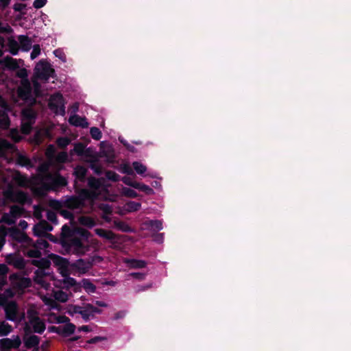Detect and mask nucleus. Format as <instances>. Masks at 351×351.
I'll list each match as a JSON object with an SVG mask.
<instances>
[{
    "instance_id": "f8f14e48",
    "label": "nucleus",
    "mask_w": 351,
    "mask_h": 351,
    "mask_svg": "<svg viewBox=\"0 0 351 351\" xmlns=\"http://www.w3.org/2000/svg\"><path fill=\"white\" fill-rule=\"evenodd\" d=\"M76 184L77 182L75 183V193L77 194L75 197H78V199L80 200V203H82L84 207L86 205V200H94L97 197V192L87 189H77Z\"/></svg>"
},
{
    "instance_id": "49530a36",
    "label": "nucleus",
    "mask_w": 351,
    "mask_h": 351,
    "mask_svg": "<svg viewBox=\"0 0 351 351\" xmlns=\"http://www.w3.org/2000/svg\"><path fill=\"white\" fill-rule=\"evenodd\" d=\"M132 167L136 172L139 175H143L147 171V167L140 162H134L132 163Z\"/></svg>"
},
{
    "instance_id": "e2e57ef3",
    "label": "nucleus",
    "mask_w": 351,
    "mask_h": 351,
    "mask_svg": "<svg viewBox=\"0 0 351 351\" xmlns=\"http://www.w3.org/2000/svg\"><path fill=\"white\" fill-rule=\"evenodd\" d=\"M128 206L130 211H137L140 209L141 204L138 202H130Z\"/></svg>"
},
{
    "instance_id": "a18cd8bd",
    "label": "nucleus",
    "mask_w": 351,
    "mask_h": 351,
    "mask_svg": "<svg viewBox=\"0 0 351 351\" xmlns=\"http://www.w3.org/2000/svg\"><path fill=\"white\" fill-rule=\"evenodd\" d=\"M56 143L58 147L64 149L69 145L71 140L66 136H60L56 139Z\"/></svg>"
},
{
    "instance_id": "f257e3e1",
    "label": "nucleus",
    "mask_w": 351,
    "mask_h": 351,
    "mask_svg": "<svg viewBox=\"0 0 351 351\" xmlns=\"http://www.w3.org/2000/svg\"><path fill=\"white\" fill-rule=\"evenodd\" d=\"M38 171L40 173L33 176L30 180H28L19 171H15L12 178L18 186L21 187L31 186L32 190L36 195L43 196L44 195V176L42 173L44 171V162L39 164Z\"/></svg>"
},
{
    "instance_id": "c756f323",
    "label": "nucleus",
    "mask_w": 351,
    "mask_h": 351,
    "mask_svg": "<svg viewBox=\"0 0 351 351\" xmlns=\"http://www.w3.org/2000/svg\"><path fill=\"white\" fill-rule=\"evenodd\" d=\"M74 235L73 230L66 224H64L62 227V232H61V240L62 244H63V240L67 241L71 237Z\"/></svg>"
},
{
    "instance_id": "9b49d317",
    "label": "nucleus",
    "mask_w": 351,
    "mask_h": 351,
    "mask_svg": "<svg viewBox=\"0 0 351 351\" xmlns=\"http://www.w3.org/2000/svg\"><path fill=\"white\" fill-rule=\"evenodd\" d=\"M62 246L66 247L70 251L82 252L84 251L85 246L80 238L73 236L67 241L63 240Z\"/></svg>"
},
{
    "instance_id": "de8ad7c7",
    "label": "nucleus",
    "mask_w": 351,
    "mask_h": 351,
    "mask_svg": "<svg viewBox=\"0 0 351 351\" xmlns=\"http://www.w3.org/2000/svg\"><path fill=\"white\" fill-rule=\"evenodd\" d=\"M90 134L91 137L96 141L100 140L102 136L101 132L97 127H92L90 130Z\"/></svg>"
},
{
    "instance_id": "0eeeda50",
    "label": "nucleus",
    "mask_w": 351,
    "mask_h": 351,
    "mask_svg": "<svg viewBox=\"0 0 351 351\" xmlns=\"http://www.w3.org/2000/svg\"><path fill=\"white\" fill-rule=\"evenodd\" d=\"M16 93L18 97L23 101H29L30 104L33 103V99L31 98L32 88L28 79L21 80V85L17 88Z\"/></svg>"
},
{
    "instance_id": "7ed1b4c3",
    "label": "nucleus",
    "mask_w": 351,
    "mask_h": 351,
    "mask_svg": "<svg viewBox=\"0 0 351 351\" xmlns=\"http://www.w3.org/2000/svg\"><path fill=\"white\" fill-rule=\"evenodd\" d=\"M65 101L60 93H56L51 95L48 106L56 114L64 116L65 112Z\"/></svg>"
},
{
    "instance_id": "13d9d810",
    "label": "nucleus",
    "mask_w": 351,
    "mask_h": 351,
    "mask_svg": "<svg viewBox=\"0 0 351 351\" xmlns=\"http://www.w3.org/2000/svg\"><path fill=\"white\" fill-rule=\"evenodd\" d=\"M68 159L67 153L65 152H62L58 153L56 156V160L60 163L65 162Z\"/></svg>"
},
{
    "instance_id": "864d4df0",
    "label": "nucleus",
    "mask_w": 351,
    "mask_h": 351,
    "mask_svg": "<svg viewBox=\"0 0 351 351\" xmlns=\"http://www.w3.org/2000/svg\"><path fill=\"white\" fill-rule=\"evenodd\" d=\"M46 217H47V219L49 221H50L51 223H53L54 224L58 223L57 215L55 212L49 210H47Z\"/></svg>"
},
{
    "instance_id": "a878e982",
    "label": "nucleus",
    "mask_w": 351,
    "mask_h": 351,
    "mask_svg": "<svg viewBox=\"0 0 351 351\" xmlns=\"http://www.w3.org/2000/svg\"><path fill=\"white\" fill-rule=\"evenodd\" d=\"M75 328L76 327L75 324L69 322L64 326H61V335L64 337H69L71 335L74 333Z\"/></svg>"
},
{
    "instance_id": "2eb2a0df",
    "label": "nucleus",
    "mask_w": 351,
    "mask_h": 351,
    "mask_svg": "<svg viewBox=\"0 0 351 351\" xmlns=\"http://www.w3.org/2000/svg\"><path fill=\"white\" fill-rule=\"evenodd\" d=\"M95 232L97 236L110 241L113 245L117 243L118 235L111 230L96 228L95 229Z\"/></svg>"
},
{
    "instance_id": "0e129e2a",
    "label": "nucleus",
    "mask_w": 351,
    "mask_h": 351,
    "mask_svg": "<svg viewBox=\"0 0 351 351\" xmlns=\"http://www.w3.org/2000/svg\"><path fill=\"white\" fill-rule=\"evenodd\" d=\"M77 231L78 234L80 237H82L86 239H88L90 235V233L87 230H86L84 228H80L77 229Z\"/></svg>"
},
{
    "instance_id": "4be33fe9",
    "label": "nucleus",
    "mask_w": 351,
    "mask_h": 351,
    "mask_svg": "<svg viewBox=\"0 0 351 351\" xmlns=\"http://www.w3.org/2000/svg\"><path fill=\"white\" fill-rule=\"evenodd\" d=\"M51 185L54 189L64 187L67 185V180L62 176L57 174L51 179Z\"/></svg>"
},
{
    "instance_id": "bf43d9fd",
    "label": "nucleus",
    "mask_w": 351,
    "mask_h": 351,
    "mask_svg": "<svg viewBox=\"0 0 351 351\" xmlns=\"http://www.w3.org/2000/svg\"><path fill=\"white\" fill-rule=\"evenodd\" d=\"M1 221L5 222L8 225H12L15 223V220L12 218L10 214L4 213L1 218Z\"/></svg>"
},
{
    "instance_id": "412c9836",
    "label": "nucleus",
    "mask_w": 351,
    "mask_h": 351,
    "mask_svg": "<svg viewBox=\"0 0 351 351\" xmlns=\"http://www.w3.org/2000/svg\"><path fill=\"white\" fill-rule=\"evenodd\" d=\"M8 231L10 232V236L12 237V239L17 241L23 242L26 241L28 239L27 235L25 232H21L19 228L16 227L9 228Z\"/></svg>"
},
{
    "instance_id": "393cba45",
    "label": "nucleus",
    "mask_w": 351,
    "mask_h": 351,
    "mask_svg": "<svg viewBox=\"0 0 351 351\" xmlns=\"http://www.w3.org/2000/svg\"><path fill=\"white\" fill-rule=\"evenodd\" d=\"M101 184L102 183L99 178L93 176H90L88 178V186L90 189V191L96 192V191L101 188Z\"/></svg>"
},
{
    "instance_id": "f704fd0d",
    "label": "nucleus",
    "mask_w": 351,
    "mask_h": 351,
    "mask_svg": "<svg viewBox=\"0 0 351 351\" xmlns=\"http://www.w3.org/2000/svg\"><path fill=\"white\" fill-rule=\"evenodd\" d=\"M8 46L10 53L14 55L16 54L19 49V45L18 42L15 40L12 36L8 38Z\"/></svg>"
},
{
    "instance_id": "72a5a7b5",
    "label": "nucleus",
    "mask_w": 351,
    "mask_h": 351,
    "mask_svg": "<svg viewBox=\"0 0 351 351\" xmlns=\"http://www.w3.org/2000/svg\"><path fill=\"white\" fill-rule=\"evenodd\" d=\"M79 221L81 225L86 226L88 228H91L96 225V222L94 220V219L88 216L80 217L79 219Z\"/></svg>"
},
{
    "instance_id": "a211bd4d",
    "label": "nucleus",
    "mask_w": 351,
    "mask_h": 351,
    "mask_svg": "<svg viewBox=\"0 0 351 351\" xmlns=\"http://www.w3.org/2000/svg\"><path fill=\"white\" fill-rule=\"evenodd\" d=\"M5 261L8 264L14 266L18 269H22L25 268V263L24 259L16 254L8 255L5 258Z\"/></svg>"
},
{
    "instance_id": "6ab92c4d",
    "label": "nucleus",
    "mask_w": 351,
    "mask_h": 351,
    "mask_svg": "<svg viewBox=\"0 0 351 351\" xmlns=\"http://www.w3.org/2000/svg\"><path fill=\"white\" fill-rule=\"evenodd\" d=\"M71 266L77 269L80 273L85 274L92 268L93 263L90 261H86L80 258L73 263Z\"/></svg>"
},
{
    "instance_id": "bb28decb",
    "label": "nucleus",
    "mask_w": 351,
    "mask_h": 351,
    "mask_svg": "<svg viewBox=\"0 0 351 351\" xmlns=\"http://www.w3.org/2000/svg\"><path fill=\"white\" fill-rule=\"evenodd\" d=\"M80 283L86 293H93L96 291V286L89 279L84 278Z\"/></svg>"
},
{
    "instance_id": "79ce46f5",
    "label": "nucleus",
    "mask_w": 351,
    "mask_h": 351,
    "mask_svg": "<svg viewBox=\"0 0 351 351\" xmlns=\"http://www.w3.org/2000/svg\"><path fill=\"white\" fill-rule=\"evenodd\" d=\"M114 224L115 227L124 232H130L132 229L130 226L125 222L122 221H114Z\"/></svg>"
},
{
    "instance_id": "338daca9",
    "label": "nucleus",
    "mask_w": 351,
    "mask_h": 351,
    "mask_svg": "<svg viewBox=\"0 0 351 351\" xmlns=\"http://www.w3.org/2000/svg\"><path fill=\"white\" fill-rule=\"evenodd\" d=\"M130 276L138 280H143L145 278L146 274L143 272H132Z\"/></svg>"
},
{
    "instance_id": "f3484780",
    "label": "nucleus",
    "mask_w": 351,
    "mask_h": 351,
    "mask_svg": "<svg viewBox=\"0 0 351 351\" xmlns=\"http://www.w3.org/2000/svg\"><path fill=\"white\" fill-rule=\"evenodd\" d=\"M5 317L10 320H16L19 307L16 302L10 301L5 306Z\"/></svg>"
},
{
    "instance_id": "f03ea898",
    "label": "nucleus",
    "mask_w": 351,
    "mask_h": 351,
    "mask_svg": "<svg viewBox=\"0 0 351 351\" xmlns=\"http://www.w3.org/2000/svg\"><path fill=\"white\" fill-rule=\"evenodd\" d=\"M66 312L73 317L75 314L81 315L86 322L94 319L95 314H101L102 310L89 303H84L83 306L70 304L67 306Z\"/></svg>"
},
{
    "instance_id": "6e6d98bb",
    "label": "nucleus",
    "mask_w": 351,
    "mask_h": 351,
    "mask_svg": "<svg viewBox=\"0 0 351 351\" xmlns=\"http://www.w3.org/2000/svg\"><path fill=\"white\" fill-rule=\"evenodd\" d=\"M53 54L58 58H59L62 62H65L66 60V55L64 53L63 50L60 48H58L53 51Z\"/></svg>"
},
{
    "instance_id": "e433bc0d",
    "label": "nucleus",
    "mask_w": 351,
    "mask_h": 351,
    "mask_svg": "<svg viewBox=\"0 0 351 351\" xmlns=\"http://www.w3.org/2000/svg\"><path fill=\"white\" fill-rule=\"evenodd\" d=\"M16 163H18L20 165L22 166H29V167H34V165L32 164L31 160L26 157L25 156H23L19 153L16 154Z\"/></svg>"
},
{
    "instance_id": "c03bdc74",
    "label": "nucleus",
    "mask_w": 351,
    "mask_h": 351,
    "mask_svg": "<svg viewBox=\"0 0 351 351\" xmlns=\"http://www.w3.org/2000/svg\"><path fill=\"white\" fill-rule=\"evenodd\" d=\"M73 152L77 154V156H84L86 154V147L82 143H77L75 144Z\"/></svg>"
},
{
    "instance_id": "9d476101",
    "label": "nucleus",
    "mask_w": 351,
    "mask_h": 351,
    "mask_svg": "<svg viewBox=\"0 0 351 351\" xmlns=\"http://www.w3.org/2000/svg\"><path fill=\"white\" fill-rule=\"evenodd\" d=\"M55 204L61 207L62 206L69 210L82 209L84 208L82 203L75 195L66 196L61 202L56 201Z\"/></svg>"
},
{
    "instance_id": "603ef678",
    "label": "nucleus",
    "mask_w": 351,
    "mask_h": 351,
    "mask_svg": "<svg viewBox=\"0 0 351 351\" xmlns=\"http://www.w3.org/2000/svg\"><path fill=\"white\" fill-rule=\"evenodd\" d=\"M123 193L125 196L130 198H136L138 197V193L130 188H123Z\"/></svg>"
},
{
    "instance_id": "b1692460",
    "label": "nucleus",
    "mask_w": 351,
    "mask_h": 351,
    "mask_svg": "<svg viewBox=\"0 0 351 351\" xmlns=\"http://www.w3.org/2000/svg\"><path fill=\"white\" fill-rule=\"evenodd\" d=\"M2 63H3L7 68L12 70H15L19 68V65L16 60L10 56H7L3 60H0V64Z\"/></svg>"
},
{
    "instance_id": "774afa93",
    "label": "nucleus",
    "mask_w": 351,
    "mask_h": 351,
    "mask_svg": "<svg viewBox=\"0 0 351 351\" xmlns=\"http://www.w3.org/2000/svg\"><path fill=\"white\" fill-rule=\"evenodd\" d=\"M121 172L129 176L134 175V171L129 165H123Z\"/></svg>"
},
{
    "instance_id": "4d7b16f0",
    "label": "nucleus",
    "mask_w": 351,
    "mask_h": 351,
    "mask_svg": "<svg viewBox=\"0 0 351 351\" xmlns=\"http://www.w3.org/2000/svg\"><path fill=\"white\" fill-rule=\"evenodd\" d=\"M43 134L44 132L42 130L37 131L32 138V142L40 144L43 141Z\"/></svg>"
},
{
    "instance_id": "c85d7f7f",
    "label": "nucleus",
    "mask_w": 351,
    "mask_h": 351,
    "mask_svg": "<svg viewBox=\"0 0 351 351\" xmlns=\"http://www.w3.org/2000/svg\"><path fill=\"white\" fill-rule=\"evenodd\" d=\"M125 263L128 264L130 268L133 269H141L147 265V262L143 260L128 259Z\"/></svg>"
},
{
    "instance_id": "aec40b11",
    "label": "nucleus",
    "mask_w": 351,
    "mask_h": 351,
    "mask_svg": "<svg viewBox=\"0 0 351 351\" xmlns=\"http://www.w3.org/2000/svg\"><path fill=\"white\" fill-rule=\"evenodd\" d=\"M69 123L75 127H81L82 128H87L88 123L86 117H81L77 114L71 115L69 119Z\"/></svg>"
},
{
    "instance_id": "473e14b6",
    "label": "nucleus",
    "mask_w": 351,
    "mask_h": 351,
    "mask_svg": "<svg viewBox=\"0 0 351 351\" xmlns=\"http://www.w3.org/2000/svg\"><path fill=\"white\" fill-rule=\"evenodd\" d=\"M56 76V72L53 68H52L51 63L47 59H45V84L48 82L50 77L54 78Z\"/></svg>"
},
{
    "instance_id": "8fccbe9b",
    "label": "nucleus",
    "mask_w": 351,
    "mask_h": 351,
    "mask_svg": "<svg viewBox=\"0 0 351 351\" xmlns=\"http://www.w3.org/2000/svg\"><path fill=\"white\" fill-rule=\"evenodd\" d=\"M106 177L108 180L112 182H118L120 180V176L111 170H108L106 172Z\"/></svg>"
},
{
    "instance_id": "3c124183",
    "label": "nucleus",
    "mask_w": 351,
    "mask_h": 351,
    "mask_svg": "<svg viewBox=\"0 0 351 351\" xmlns=\"http://www.w3.org/2000/svg\"><path fill=\"white\" fill-rule=\"evenodd\" d=\"M37 247L36 245H34V249L29 250L27 252V256L31 258H40L42 253Z\"/></svg>"
},
{
    "instance_id": "4468645a",
    "label": "nucleus",
    "mask_w": 351,
    "mask_h": 351,
    "mask_svg": "<svg viewBox=\"0 0 351 351\" xmlns=\"http://www.w3.org/2000/svg\"><path fill=\"white\" fill-rule=\"evenodd\" d=\"M64 277L62 280V288L67 290L71 289L74 292H80L82 291L81 283L77 282V280L69 276V271L66 276H62Z\"/></svg>"
},
{
    "instance_id": "ddd939ff",
    "label": "nucleus",
    "mask_w": 351,
    "mask_h": 351,
    "mask_svg": "<svg viewBox=\"0 0 351 351\" xmlns=\"http://www.w3.org/2000/svg\"><path fill=\"white\" fill-rule=\"evenodd\" d=\"M32 330L31 329V327L29 325V323H25V327H24L25 334L23 336V341H24L25 346L27 348L36 347L38 346V344L39 343V339L38 338L37 336H36V335L29 336L32 333Z\"/></svg>"
},
{
    "instance_id": "37998d69",
    "label": "nucleus",
    "mask_w": 351,
    "mask_h": 351,
    "mask_svg": "<svg viewBox=\"0 0 351 351\" xmlns=\"http://www.w3.org/2000/svg\"><path fill=\"white\" fill-rule=\"evenodd\" d=\"M35 274L36 275L34 278V281L36 283L40 285L41 287H43L44 286V269H38L35 272Z\"/></svg>"
},
{
    "instance_id": "39448f33",
    "label": "nucleus",
    "mask_w": 351,
    "mask_h": 351,
    "mask_svg": "<svg viewBox=\"0 0 351 351\" xmlns=\"http://www.w3.org/2000/svg\"><path fill=\"white\" fill-rule=\"evenodd\" d=\"M44 80V62L40 61L36 64L34 69V72L32 77L34 93L36 96L41 94V84L38 80L43 81Z\"/></svg>"
},
{
    "instance_id": "a19ab883",
    "label": "nucleus",
    "mask_w": 351,
    "mask_h": 351,
    "mask_svg": "<svg viewBox=\"0 0 351 351\" xmlns=\"http://www.w3.org/2000/svg\"><path fill=\"white\" fill-rule=\"evenodd\" d=\"M24 208L19 206L14 205L10 207V215L15 219L21 217L24 213Z\"/></svg>"
},
{
    "instance_id": "2f4dec72",
    "label": "nucleus",
    "mask_w": 351,
    "mask_h": 351,
    "mask_svg": "<svg viewBox=\"0 0 351 351\" xmlns=\"http://www.w3.org/2000/svg\"><path fill=\"white\" fill-rule=\"evenodd\" d=\"M54 208H56L57 210H58L60 214L66 219H70V220H73L74 219V215H73V213L67 210V209H65L66 208H64V206H61L60 207L59 206H58L57 204H56L54 203Z\"/></svg>"
},
{
    "instance_id": "58836bf2",
    "label": "nucleus",
    "mask_w": 351,
    "mask_h": 351,
    "mask_svg": "<svg viewBox=\"0 0 351 351\" xmlns=\"http://www.w3.org/2000/svg\"><path fill=\"white\" fill-rule=\"evenodd\" d=\"M47 320L49 322H55L56 323H58V324H62V323L67 324L70 322L69 318L65 315L56 316V315H50L49 317H48Z\"/></svg>"
},
{
    "instance_id": "7c9ffc66",
    "label": "nucleus",
    "mask_w": 351,
    "mask_h": 351,
    "mask_svg": "<svg viewBox=\"0 0 351 351\" xmlns=\"http://www.w3.org/2000/svg\"><path fill=\"white\" fill-rule=\"evenodd\" d=\"M147 228L152 231H159L162 229V222L160 220H149L145 223Z\"/></svg>"
},
{
    "instance_id": "cd10ccee",
    "label": "nucleus",
    "mask_w": 351,
    "mask_h": 351,
    "mask_svg": "<svg viewBox=\"0 0 351 351\" xmlns=\"http://www.w3.org/2000/svg\"><path fill=\"white\" fill-rule=\"evenodd\" d=\"M34 232L36 235L41 237L40 241H37V243L38 245L43 244L44 242V239L43 237H44V221H40L38 223H37L34 228Z\"/></svg>"
},
{
    "instance_id": "20e7f679",
    "label": "nucleus",
    "mask_w": 351,
    "mask_h": 351,
    "mask_svg": "<svg viewBox=\"0 0 351 351\" xmlns=\"http://www.w3.org/2000/svg\"><path fill=\"white\" fill-rule=\"evenodd\" d=\"M53 295L54 300H52L45 295V306H49L50 309H56L60 311V305L58 302H66L69 299V295L62 290H57L53 291Z\"/></svg>"
},
{
    "instance_id": "1a4fd4ad",
    "label": "nucleus",
    "mask_w": 351,
    "mask_h": 351,
    "mask_svg": "<svg viewBox=\"0 0 351 351\" xmlns=\"http://www.w3.org/2000/svg\"><path fill=\"white\" fill-rule=\"evenodd\" d=\"M3 196L12 202H17L21 204H24L27 197V194L23 191H14L11 185H9L8 189L3 192Z\"/></svg>"
},
{
    "instance_id": "dca6fc26",
    "label": "nucleus",
    "mask_w": 351,
    "mask_h": 351,
    "mask_svg": "<svg viewBox=\"0 0 351 351\" xmlns=\"http://www.w3.org/2000/svg\"><path fill=\"white\" fill-rule=\"evenodd\" d=\"M21 344V341L19 336H16L14 339L5 338L0 340V348L2 351L12 348H18Z\"/></svg>"
},
{
    "instance_id": "052dcab7",
    "label": "nucleus",
    "mask_w": 351,
    "mask_h": 351,
    "mask_svg": "<svg viewBox=\"0 0 351 351\" xmlns=\"http://www.w3.org/2000/svg\"><path fill=\"white\" fill-rule=\"evenodd\" d=\"M90 167L93 171L97 174L100 175L102 173V167L100 165L97 164L96 162H93L90 165Z\"/></svg>"
},
{
    "instance_id": "5701e85b",
    "label": "nucleus",
    "mask_w": 351,
    "mask_h": 351,
    "mask_svg": "<svg viewBox=\"0 0 351 351\" xmlns=\"http://www.w3.org/2000/svg\"><path fill=\"white\" fill-rule=\"evenodd\" d=\"M86 174L87 169L84 166L78 165L74 169L73 175L80 182H85Z\"/></svg>"
},
{
    "instance_id": "09e8293b",
    "label": "nucleus",
    "mask_w": 351,
    "mask_h": 351,
    "mask_svg": "<svg viewBox=\"0 0 351 351\" xmlns=\"http://www.w3.org/2000/svg\"><path fill=\"white\" fill-rule=\"evenodd\" d=\"M12 331V326L5 322L0 324V335H6Z\"/></svg>"
},
{
    "instance_id": "c9c22d12",
    "label": "nucleus",
    "mask_w": 351,
    "mask_h": 351,
    "mask_svg": "<svg viewBox=\"0 0 351 351\" xmlns=\"http://www.w3.org/2000/svg\"><path fill=\"white\" fill-rule=\"evenodd\" d=\"M10 125V119L4 110H0V128L7 129Z\"/></svg>"
},
{
    "instance_id": "4c0bfd02",
    "label": "nucleus",
    "mask_w": 351,
    "mask_h": 351,
    "mask_svg": "<svg viewBox=\"0 0 351 351\" xmlns=\"http://www.w3.org/2000/svg\"><path fill=\"white\" fill-rule=\"evenodd\" d=\"M16 151L15 146L5 139H0V154L8 150Z\"/></svg>"
},
{
    "instance_id": "5fc2aeb1",
    "label": "nucleus",
    "mask_w": 351,
    "mask_h": 351,
    "mask_svg": "<svg viewBox=\"0 0 351 351\" xmlns=\"http://www.w3.org/2000/svg\"><path fill=\"white\" fill-rule=\"evenodd\" d=\"M32 130V123L30 121H27L25 123H23L21 128V131L24 134H28L30 133Z\"/></svg>"
},
{
    "instance_id": "6e6552de",
    "label": "nucleus",
    "mask_w": 351,
    "mask_h": 351,
    "mask_svg": "<svg viewBox=\"0 0 351 351\" xmlns=\"http://www.w3.org/2000/svg\"><path fill=\"white\" fill-rule=\"evenodd\" d=\"M27 318L29 326L33 327V331L35 332H40L44 328V323L40 320L38 317V313L33 308H29L27 311Z\"/></svg>"
},
{
    "instance_id": "69168bd1",
    "label": "nucleus",
    "mask_w": 351,
    "mask_h": 351,
    "mask_svg": "<svg viewBox=\"0 0 351 351\" xmlns=\"http://www.w3.org/2000/svg\"><path fill=\"white\" fill-rule=\"evenodd\" d=\"M139 191L144 192L147 195H151L154 193V190L148 185H146L143 183H142Z\"/></svg>"
},
{
    "instance_id": "ea45409f",
    "label": "nucleus",
    "mask_w": 351,
    "mask_h": 351,
    "mask_svg": "<svg viewBox=\"0 0 351 351\" xmlns=\"http://www.w3.org/2000/svg\"><path fill=\"white\" fill-rule=\"evenodd\" d=\"M19 40L21 48L23 50L27 51L31 48V40L27 36H20L19 37Z\"/></svg>"
},
{
    "instance_id": "680f3d73",
    "label": "nucleus",
    "mask_w": 351,
    "mask_h": 351,
    "mask_svg": "<svg viewBox=\"0 0 351 351\" xmlns=\"http://www.w3.org/2000/svg\"><path fill=\"white\" fill-rule=\"evenodd\" d=\"M31 280L29 278H21L18 282L20 288H26L30 285Z\"/></svg>"
},
{
    "instance_id": "423d86ee",
    "label": "nucleus",
    "mask_w": 351,
    "mask_h": 351,
    "mask_svg": "<svg viewBox=\"0 0 351 351\" xmlns=\"http://www.w3.org/2000/svg\"><path fill=\"white\" fill-rule=\"evenodd\" d=\"M53 265L57 268V270L62 276H66L69 271V261L59 255L50 254Z\"/></svg>"
}]
</instances>
